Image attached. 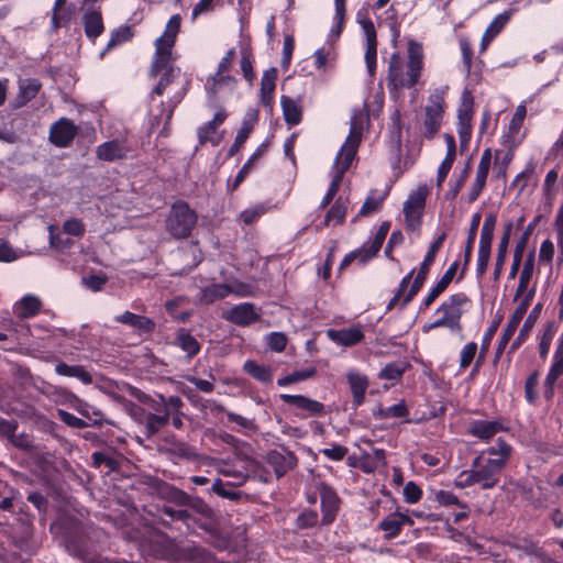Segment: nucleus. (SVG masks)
Here are the masks:
<instances>
[{
    "instance_id": "5701e85b",
    "label": "nucleus",
    "mask_w": 563,
    "mask_h": 563,
    "mask_svg": "<svg viewBox=\"0 0 563 563\" xmlns=\"http://www.w3.org/2000/svg\"><path fill=\"white\" fill-rule=\"evenodd\" d=\"M459 268V262H453L450 267L446 269V272L443 274V276L438 280V283L430 289L428 295L424 297V299L421 302L420 310L428 309L435 299L442 295L446 288L452 283L456 272Z\"/></svg>"
},
{
    "instance_id": "79ce46f5",
    "label": "nucleus",
    "mask_w": 563,
    "mask_h": 563,
    "mask_svg": "<svg viewBox=\"0 0 563 563\" xmlns=\"http://www.w3.org/2000/svg\"><path fill=\"white\" fill-rule=\"evenodd\" d=\"M340 499L338 495H321L322 522L331 523L339 510Z\"/></svg>"
},
{
    "instance_id": "7c9ffc66",
    "label": "nucleus",
    "mask_w": 563,
    "mask_h": 563,
    "mask_svg": "<svg viewBox=\"0 0 563 563\" xmlns=\"http://www.w3.org/2000/svg\"><path fill=\"white\" fill-rule=\"evenodd\" d=\"M229 295V284H211L200 289L198 300L202 305H211Z\"/></svg>"
},
{
    "instance_id": "9d476101",
    "label": "nucleus",
    "mask_w": 563,
    "mask_h": 563,
    "mask_svg": "<svg viewBox=\"0 0 563 563\" xmlns=\"http://www.w3.org/2000/svg\"><path fill=\"white\" fill-rule=\"evenodd\" d=\"M474 99L467 89L462 92L461 103L457 109V134L460 137V142L462 146L468 144L472 135V119H473V110Z\"/></svg>"
},
{
    "instance_id": "6e6d98bb",
    "label": "nucleus",
    "mask_w": 563,
    "mask_h": 563,
    "mask_svg": "<svg viewBox=\"0 0 563 563\" xmlns=\"http://www.w3.org/2000/svg\"><path fill=\"white\" fill-rule=\"evenodd\" d=\"M496 223L497 214L494 212L488 213L482 225L479 242L493 243Z\"/></svg>"
},
{
    "instance_id": "864d4df0",
    "label": "nucleus",
    "mask_w": 563,
    "mask_h": 563,
    "mask_svg": "<svg viewBox=\"0 0 563 563\" xmlns=\"http://www.w3.org/2000/svg\"><path fill=\"white\" fill-rule=\"evenodd\" d=\"M93 464L107 472H111L118 468L119 463L114 456L108 452H95L92 453Z\"/></svg>"
},
{
    "instance_id": "680f3d73",
    "label": "nucleus",
    "mask_w": 563,
    "mask_h": 563,
    "mask_svg": "<svg viewBox=\"0 0 563 563\" xmlns=\"http://www.w3.org/2000/svg\"><path fill=\"white\" fill-rule=\"evenodd\" d=\"M534 295H536V287H532V288H530L529 291H527V294L521 296L522 299L514 313L512 320L509 322L510 324L516 323V325H517L519 323L521 318L527 312V309L529 308Z\"/></svg>"
},
{
    "instance_id": "f03ea898",
    "label": "nucleus",
    "mask_w": 563,
    "mask_h": 563,
    "mask_svg": "<svg viewBox=\"0 0 563 563\" xmlns=\"http://www.w3.org/2000/svg\"><path fill=\"white\" fill-rule=\"evenodd\" d=\"M361 139H362V125L357 124L356 117L354 115L351 119V126H350L349 135L335 157V161L333 164V169L335 170V174H334L333 179L328 188L327 194L324 195L323 199L321 200V203H320L321 209L329 206V203L331 202V200L338 192L340 183L342 180V176L350 168V166L356 155L357 148L360 146Z\"/></svg>"
},
{
    "instance_id": "bb28decb",
    "label": "nucleus",
    "mask_w": 563,
    "mask_h": 563,
    "mask_svg": "<svg viewBox=\"0 0 563 563\" xmlns=\"http://www.w3.org/2000/svg\"><path fill=\"white\" fill-rule=\"evenodd\" d=\"M347 383L353 396V404L361 406L365 399V393L368 387V379L365 375L356 371H351L346 375Z\"/></svg>"
},
{
    "instance_id": "b1692460",
    "label": "nucleus",
    "mask_w": 563,
    "mask_h": 563,
    "mask_svg": "<svg viewBox=\"0 0 563 563\" xmlns=\"http://www.w3.org/2000/svg\"><path fill=\"white\" fill-rule=\"evenodd\" d=\"M512 229H514L512 222L509 221V222L505 223L504 231H503V234H501L499 243H498L497 254H496L495 264H494L493 279L495 282H497L501 276L504 265H505L506 258H507V250H508V245L510 242Z\"/></svg>"
},
{
    "instance_id": "58836bf2",
    "label": "nucleus",
    "mask_w": 563,
    "mask_h": 563,
    "mask_svg": "<svg viewBox=\"0 0 563 563\" xmlns=\"http://www.w3.org/2000/svg\"><path fill=\"white\" fill-rule=\"evenodd\" d=\"M42 85L36 78L22 79L19 82L18 100L20 104H25L36 97Z\"/></svg>"
},
{
    "instance_id": "39448f33",
    "label": "nucleus",
    "mask_w": 563,
    "mask_h": 563,
    "mask_svg": "<svg viewBox=\"0 0 563 563\" xmlns=\"http://www.w3.org/2000/svg\"><path fill=\"white\" fill-rule=\"evenodd\" d=\"M448 89V86L439 87L428 98L422 123V134L426 139H432L441 128L445 106L444 96Z\"/></svg>"
},
{
    "instance_id": "e2e57ef3",
    "label": "nucleus",
    "mask_w": 563,
    "mask_h": 563,
    "mask_svg": "<svg viewBox=\"0 0 563 563\" xmlns=\"http://www.w3.org/2000/svg\"><path fill=\"white\" fill-rule=\"evenodd\" d=\"M179 68L168 67L167 70L164 71L159 81L155 86L153 93L157 96H162L166 89V87L175 79V77L179 74Z\"/></svg>"
},
{
    "instance_id": "0eeeda50",
    "label": "nucleus",
    "mask_w": 563,
    "mask_h": 563,
    "mask_svg": "<svg viewBox=\"0 0 563 563\" xmlns=\"http://www.w3.org/2000/svg\"><path fill=\"white\" fill-rule=\"evenodd\" d=\"M427 196V187L420 186L417 190L410 192L404 202L402 211L408 230L416 231L420 228Z\"/></svg>"
},
{
    "instance_id": "3c124183",
    "label": "nucleus",
    "mask_w": 563,
    "mask_h": 563,
    "mask_svg": "<svg viewBox=\"0 0 563 563\" xmlns=\"http://www.w3.org/2000/svg\"><path fill=\"white\" fill-rule=\"evenodd\" d=\"M408 415V408L404 400L386 408H379L376 418L389 419V418H404Z\"/></svg>"
},
{
    "instance_id": "4d7b16f0",
    "label": "nucleus",
    "mask_w": 563,
    "mask_h": 563,
    "mask_svg": "<svg viewBox=\"0 0 563 563\" xmlns=\"http://www.w3.org/2000/svg\"><path fill=\"white\" fill-rule=\"evenodd\" d=\"M316 373H317V371L314 367H308L302 371H295L291 374H289L283 378H279L277 380V384L279 386H287L292 383H297V382H301V380L311 378L316 375Z\"/></svg>"
},
{
    "instance_id": "4c0bfd02",
    "label": "nucleus",
    "mask_w": 563,
    "mask_h": 563,
    "mask_svg": "<svg viewBox=\"0 0 563 563\" xmlns=\"http://www.w3.org/2000/svg\"><path fill=\"white\" fill-rule=\"evenodd\" d=\"M481 219H482V216L479 212H475L471 218L468 234H467V239L465 242V249H464V264H463L462 274L464 273L465 268L470 264L475 238H476L477 230H478V227L481 223Z\"/></svg>"
},
{
    "instance_id": "f704fd0d",
    "label": "nucleus",
    "mask_w": 563,
    "mask_h": 563,
    "mask_svg": "<svg viewBox=\"0 0 563 563\" xmlns=\"http://www.w3.org/2000/svg\"><path fill=\"white\" fill-rule=\"evenodd\" d=\"M389 229L390 223L388 221L383 222L379 225L374 239L363 244V252H367V255H365L364 258H373L377 255L388 234Z\"/></svg>"
},
{
    "instance_id": "774afa93",
    "label": "nucleus",
    "mask_w": 563,
    "mask_h": 563,
    "mask_svg": "<svg viewBox=\"0 0 563 563\" xmlns=\"http://www.w3.org/2000/svg\"><path fill=\"white\" fill-rule=\"evenodd\" d=\"M266 342L272 351L283 352L287 345V336L283 332H272L267 335Z\"/></svg>"
},
{
    "instance_id": "473e14b6",
    "label": "nucleus",
    "mask_w": 563,
    "mask_h": 563,
    "mask_svg": "<svg viewBox=\"0 0 563 563\" xmlns=\"http://www.w3.org/2000/svg\"><path fill=\"white\" fill-rule=\"evenodd\" d=\"M534 272V252H530L523 263L522 269L519 274V282L515 294V299L520 298L529 291V283Z\"/></svg>"
},
{
    "instance_id": "7ed1b4c3",
    "label": "nucleus",
    "mask_w": 563,
    "mask_h": 563,
    "mask_svg": "<svg viewBox=\"0 0 563 563\" xmlns=\"http://www.w3.org/2000/svg\"><path fill=\"white\" fill-rule=\"evenodd\" d=\"M181 18L179 14L170 16L166 23L164 33L155 41V55L151 67L153 76L158 75L161 71L167 70L173 60V47L176 42L177 34L179 33Z\"/></svg>"
},
{
    "instance_id": "69168bd1",
    "label": "nucleus",
    "mask_w": 563,
    "mask_h": 563,
    "mask_svg": "<svg viewBox=\"0 0 563 563\" xmlns=\"http://www.w3.org/2000/svg\"><path fill=\"white\" fill-rule=\"evenodd\" d=\"M405 372V368L398 363H389L387 364L379 373L380 379L386 380H397L399 379Z\"/></svg>"
},
{
    "instance_id": "ddd939ff",
    "label": "nucleus",
    "mask_w": 563,
    "mask_h": 563,
    "mask_svg": "<svg viewBox=\"0 0 563 563\" xmlns=\"http://www.w3.org/2000/svg\"><path fill=\"white\" fill-rule=\"evenodd\" d=\"M468 301L467 296L464 292L453 294L448 297L437 308L435 313L441 314L445 318L455 330L462 331L461 318L463 314L462 306Z\"/></svg>"
},
{
    "instance_id": "c9c22d12",
    "label": "nucleus",
    "mask_w": 563,
    "mask_h": 563,
    "mask_svg": "<svg viewBox=\"0 0 563 563\" xmlns=\"http://www.w3.org/2000/svg\"><path fill=\"white\" fill-rule=\"evenodd\" d=\"M55 372L60 376L75 377L81 383L89 385L92 383L91 375L80 365H68L66 363H58Z\"/></svg>"
},
{
    "instance_id": "f8f14e48",
    "label": "nucleus",
    "mask_w": 563,
    "mask_h": 563,
    "mask_svg": "<svg viewBox=\"0 0 563 563\" xmlns=\"http://www.w3.org/2000/svg\"><path fill=\"white\" fill-rule=\"evenodd\" d=\"M190 510L201 515L205 519H211L213 516L212 509L199 498L192 500L186 508H184L183 505H177L176 507L164 506L162 508V512L167 515L170 519L181 520L187 526L190 525V521H196Z\"/></svg>"
},
{
    "instance_id": "c03bdc74",
    "label": "nucleus",
    "mask_w": 563,
    "mask_h": 563,
    "mask_svg": "<svg viewBox=\"0 0 563 563\" xmlns=\"http://www.w3.org/2000/svg\"><path fill=\"white\" fill-rule=\"evenodd\" d=\"M234 84V78L227 73L216 71L214 75L210 76L206 82V90L208 93L216 96L222 87Z\"/></svg>"
},
{
    "instance_id": "4be33fe9",
    "label": "nucleus",
    "mask_w": 563,
    "mask_h": 563,
    "mask_svg": "<svg viewBox=\"0 0 563 563\" xmlns=\"http://www.w3.org/2000/svg\"><path fill=\"white\" fill-rule=\"evenodd\" d=\"M130 148L123 140H112L97 146L96 155L99 159L114 162L128 156Z\"/></svg>"
},
{
    "instance_id": "a18cd8bd",
    "label": "nucleus",
    "mask_w": 563,
    "mask_h": 563,
    "mask_svg": "<svg viewBox=\"0 0 563 563\" xmlns=\"http://www.w3.org/2000/svg\"><path fill=\"white\" fill-rule=\"evenodd\" d=\"M490 252H492V243H485V242L478 243L476 268H475V274H476L477 279H481L487 271L489 258H490Z\"/></svg>"
},
{
    "instance_id": "8fccbe9b",
    "label": "nucleus",
    "mask_w": 563,
    "mask_h": 563,
    "mask_svg": "<svg viewBox=\"0 0 563 563\" xmlns=\"http://www.w3.org/2000/svg\"><path fill=\"white\" fill-rule=\"evenodd\" d=\"M269 207H267L265 203H256L245 210H243L240 213V220L246 224L250 225L257 221L263 214H265L268 211Z\"/></svg>"
},
{
    "instance_id": "37998d69",
    "label": "nucleus",
    "mask_w": 563,
    "mask_h": 563,
    "mask_svg": "<svg viewBox=\"0 0 563 563\" xmlns=\"http://www.w3.org/2000/svg\"><path fill=\"white\" fill-rule=\"evenodd\" d=\"M133 37V31L132 27L129 25H121L114 30L111 31L110 40L104 48L103 52H101V57L104 56V54L112 48H114L118 45H121L123 43L129 42Z\"/></svg>"
},
{
    "instance_id": "de8ad7c7",
    "label": "nucleus",
    "mask_w": 563,
    "mask_h": 563,
    "mask_svg": "<svg viewBox=\"0 0 563 563\" xmlns=\"http://www.w3.org/2000/svg\"><path fill=\"white\" fill-rule=\"evenodd\" d=\"M217 126L210 122L205 123L197 130V136L200 145L211 143L212 146H218L222 141V135H217Z\"/></svg>"
},
{
    "instance_id": "ea45409f",
    "label": "nucleus",
    "mask_w": 563,
    "mask_h": 563,
    "mask_svg": "<svg viewBox=\"0 0 563 563\" xmlns=\"http://www.w3.org/2000/svg\"><path fill=\"white\" fill-rule=\"evenodd\" d=\"M387 195V191L379 194L376 189H372L368 196L366 197L357 216L364 217L378 211L382 208Z\"/></svg>"
},
{
    "instance_id": "6ab92c4d",
    "label": "nucleus",
    "mask_w": 563,
    "mask_h": 563,
    "mask_svg": "<svg viewBox=\"0 0 563 563\" xmlns=\"http://www.w3.org/2000/svg\"><path fill=\"white\" fill-rule=\"evenodd\" d=\"M114 321L129 325L139 335L151 334L155 330V321L148 317L136 314L131 311H124L114 317Z\"/></svg>"
},
{
    "instance_id": "49530a36",
    "label": "nucleus",
    "mask_w": 563,
    "mask_h": 563,
    "mask_svg": "<svg viewBox=\"0 0 563 563\" xmlns=\"http://www.w3.org/2000/svg\"><path fill=\"white\" fill-rule=\"evenodd\" d=\"M228 422L234 424L231 427L234 431L256 432L257 428L254 419L243 417L233 411H225Z\"/></svg>"
},
{
    "instance_id": "72a5a7b5",
    "label": "nucleus",
    "mask_w": 563,
    "mask_h": 563,
    "mask_svg": "<svg viewBox=\"0 0 563 563\" xmlns=\"http://www.w3.org/2000/svg\"><path fill=\"white\" fill-rule=\"evenodd\" d=\"M280 104L285 121L290 125H297L301 121V107L298 100L282 96Z\"/></svg>"
},
{
    "instance_id": "bf43d9fd",
    "label": "nucleus",
    "mask_w": 563,
    "mask_h": 563,
    "mask_svg": "<svg viewBox=\"0 0 563 563\" xmlns=\"http://www.w3.org/2000/svg\"><path fill=\"white\" fill-rule=\"evenodd\" d=\"M244 369L255 379L261 382H269L272 379V374L269 369L266 367L256 364L253 361H246L244 364Z\"/></svg>"
},
{
    "instance_id": "f257e3e1",
    "label": "nucleus",
    "mask_w": 563,
    "mask_h": 563,
    "mask_svg": "<svg viewBox=\"0 0 563 563\" xmlns=\"http://www.w3.org/2000/svg\"><path fill=\"white\" fill-rule=\"evenodd\" d=\"M423 69L422 46L410 41L408 43V60L405 63L398 53H393L388 66V88L399 90L415 87Z\"/></svg>"
},
{
    "instance_id": "2eb2a0df",
    "label": "nucleus",
    "mask_w": 563,
    "mask_h": 563,
    "mask_svg": "<svg viewBox=\"0 0 563 563\" xmlns=\"http://www.w3.org/2000/svg\"><path fill=\"white\" fill-rule=\"evenodd\" d=\"M81 24L86 37L92 43L104 32V23L100 7H86L81 15Z\"/></svg>"
},
{
    "instance_id": "2f4dec72",
    "label": "nucleus",
    "mask_w": 563,
    "mask_h": 563,
    "mask_svg": "<svg viewBox=\"0 0 563 563\" xmlns=\"http://www.w3.org/2000/svg\"><path fill=\"white\" fill-rule=\"evenodd\" d=\"M247 117L249 118L243 121L242 126L238 131L235 140L228 152L229 156H233L240 151V148L244 145V143L249 139V136L254 128V124L257 121V113L255 111L252 113H249Z\"/></svg>"
},
{
    "instance_id": "20e7f679",
    "label": "nucleus",
    "mask_w": 563,
    "mask_h": 563,
    "mask_svg": "<svg viewBox=\"0 0 563 563\" xmlns=\"http://www.w3.org/2000/svg\"><path fill=\"white\" fill-rule=\"evenodd\" d=\"M197 213L187 202L178 200L173 203L166 220V230L175 239H186L197 223Z\"/></svg>"
},
{
    "instance_id": "423d86ee",
    "label": "nucleus",
    "mask_w": 563,
    "mask_h": 563,
    "mask_svg": "<svg viewBox=\"0 0 563 563\" xmlns=\"http://www.w3.org/2000/svg\"><path fill=\"white\" fill-rule=\"evenodd\" d=\"M473 467L474 470L463 472L460 475L456 482L457 486L465 487L477 485L479 489H490L498 482L497 476L484 465L483 454L474 460Z\"/></svg>"
},
{
    "instance_id": "4468645a",
    "label": "nucleus",
    "mask_w": 563,
    "mask_h": 563,
    "mask_svg": "<svg viewBox=\"0 0 563 563\" xmlns=\"http://www.w3.org/2000/svg\"><path fill=\"white\" fill-rule=\"evenodd\" d=\"M65 547L69 554L85 563H115L91 552L90 545L84 534L67 536Z\"/></svg>"
},
{
    "instance_id": "1a4fd4ad",
    "label": "nucleus",
    "mask_w": 563,
    "mask_h": 563,
    "mask_svg": "<svg viewBox=\"0 0 563 563\" xmlns=\"http://www.w3.org/2000/svg\"><path fill=\"white\" fill-rule=\"evenodd\" d=\"M139 399L147 404L154 411L167 410L168 420L172 418L173 426L176 429L183 428V413L180 411L183 400L178 396L164 397L163 395H158L157 398L145 396Z\"/></svg>"
},
{
    "instance_id": "338daca9",
    "label": "nucleus",
    "mask_w": 563,
    "mask_h": 563,
    "mask_svg": "<svg viewBox=\"0 0 563 563\" xmlns=\"http://www.w3.org/2000/svg\"><path fill=\"white\" fill-rule=\"evenodd\" d=\"M57 416L66 426L71 428L84 429L89 426L84 419L63 409H58Z\"/></svg>"
},
{
    "instance_id": "0e129e2a",
    "label": "nucleus",
    "mask_w": 563,
    "mask_h": 563,
    "mask_svg": "<svg viewBox=\"0 0 563 563\" xmlns=\"http://www.w3.org/2000/svg\"><path fill=\"white\" fill-rule=\"evenodd\" d=\"M401 526L402 522L395 517H388L379 523V528L386 532L388 539L396 538L401 530Z\"/></svg>"
},
{
    "instance_id": "c756f323",
    "label": "nucleus",
    "mask_w": 563,
    "mask_h": 563,
    "mask_svg": "<svg viewBox=\"0 0 563 563\" xmlns=\"http://www.w3.org/2000/svg\"><path fill=\"white\" fill-rule=\"evenodd\" d=\"M277 70L271 68L266 70L261 80V102L266 108H272L274 102V91L276 87Z\"/></svg>"
},
{
    "instance_id": "a878e982",
    "label": "nucleus",
    "mask_w": 563,
    "mask_h": 563,
    "mask_svg": "<svg viewBox=\"0 0 563 563\" xmlns=\"http://www.w3.org/2000/svg\"><path fill=\"white\" fill-rule=\"evenodd\" d=\"M327 335L332 342L343 346L355 345L364 338V333L361 327H352L349 329L340 330L330 329L327 331Z\"/></svg>"
},
{
    "instance_id": "09e8293b",
    "label": "nucleus",
    "mask_w": 563,
    "mask_h": 563,
    "mask_svg": "<svg viewBox=\"0 0 563 563\" xmlns=\"http://www.w3.org/2000/svg\"><path fill=\"white\" fill-rule=\"evenodd\" d=\"M346 203L338 199L327 212L324 224L329 225L331 222L334 224L343 223L346 217Z\"/></svg>"
},
{
    "instance_id": "aec40b11",
    "label": "nucleus",
    "mask_w": 563,
    "mask_h": 563,
    "mask_svg": "<svg viewBox=\"0 0 563 563\" xmlns=\"http://www.w3.org/2000/svg\"><path fill=\"white\" fill-rule=\"evenodd\" d=\"M177 563H213L212 554L202 547L186 544L175 550Z\"/></svg>"
},
{
    "instance_id": "cd10ccee",
    "label": "nucleus",
    "mask_w": 563,
    "mask_h": 563,
    "mask_svg": "<svg viewBox=\"0 0 563 563\" xmlns=\"http://www.w3.org/2000/svg\"><path fill=\"white\" fill-rule=\"evenodd\" d=\"M42 302L34 295H25L13 306V312L20 319H29L38 313Z\"/></svg>"
},
{
    "instance_id": "e433bc0d",
    "label": "nucleus",
    "mask_w": 563,
    "mask_h": 563,
    "mask_svg": "<svg viewBox=\"0 0 563 563\" xmlns=\"http://www.w3.org/2000/svg\"><path fill=\"white\" fill-rule=\"evenodd\" d=\"M563 375V332L561 333L558 345L553 354L552 364L548 372V383H556L560 376Z\"/></svg>"
},
{
    "instance_id": "a211bd4d",
    "label": "nucleus",
    "mask_w": 563,
    "mask_h": 563,
    "mask_svg": "<svg viewBox=\"0 0 563 563\" xmlns=\"http://www.w3.org/2000/svg\"><path fill=\"white\" fill-rule=\"evenodd\" d=\"M77 126L69 119L62 118L49 129V141L58 146H68L77 134Z\"/></svg>"
},
{
    "instance_id": "f3484780",
    "label": "nucleus",
    "mask_w": 563,
    "mask_h": 563,
    "mask_svg": "<svg viewBox=\"0 0 563 563\" xmlns=\"http://www.w3.org/2000/svg\"><path fill=\"white\" fill-rule=\"evenodd\" d=\"M511 451V446L503 438H498L495 445L489 446L482 453L483 455L485 453L498 454V457H489L487 460L484 459V465L488 467V471L498 476L501 470L506 466Z\"/></svg>"
},
{
    "instance_id": "603ef678",
    "label": "nucleus",
    "mask_w": 563,
    "mask_h": 563,
    "mask_svg": "<svg viewBox=\"0 0 563 563\" xmlns=\"http://www.w3.org/2000/svg\"><path fill=\"white\" fill-rule=\"evenodd\" d=\"M511 15H512V10H507V11L499 13L490 22V24L487 26L485 32L487 34H489V36H493L495 38L504 30V27L507 25V23L510 21Z\"/></svg>"
},
{
    "instance_id": "412c9836",
    "label": "nucleus",
    "mask_w": 563,
    "mask_h": 563,
    "mask_svg": "<svg viewBox=\"0 0 563 563\" xmlns=\"http://www.w3.org/2000/svg\"><path fill=\"white\" fill-rule=\"evenodd\" d=\"M505 427L500 420H472L467 426V433L484 441L490 440L498 432L504 431Z\"/></svg>"
},
{
    "instance_id": "5fc2aeb1",
    "label": "nucleus",
    "mask_w": 563,
    "mask_h": 563,
    "mask_svg": "<svg viewBox=\"0 0 563 563\" xmlns=\"http://www.w3.org/2000/svg\"><path fill=\"white\" fill-rule=\"evenodd\" d=\"M487 177H488V174L476 170L475 179L470 188V191H468L467 198H466V201L468 203H473L474 201H476L478 199V197L481 196L482 191L484 190V188L486 186Z\"/></svg>"
},
{
    "instance_id": "9b49d317",
    "label": "nucleus",
    "mask_w": 563,
    "mask_h": 563,
    "mask_svg": "<svg viewBox=\"0 0 563 563\" xmlns=\"http://www.w3.org/2000/svg\"><path fill=\"white\" fill-rule=\"evenodd\" d=\"M356 18L366 37L365 63L369 76L373 77L376 71L377 58L376 30L373 21L365 13L358 11Z\"/></svg>"
},
{
    "instance_id": "dca6fc26",
    "label": "nucleus",
    "mask_w": 563,
    "mask_h": 563,
    "mask_svg": "<svg viewBox=\"0 0 563 563\" xmlns=\"http://www.w3.org/2000/svg\"><path fill=\"white\" fill-rule=\"evenodd\" d=\"M223 317L225 320L240 327L250 325L261 319L255 305L251 302H242L232 307L224 312Z\"/></svg>"
},
{
    "instance_id": "6e6552de",
    "label": "nucleus",
    "mask_w": 563,
    "mask_h": 563,
    "mask_svg": "<svg viewBox=\"0 0 563 563\" xmlns=\"http://www.w3.org/2000/svg\"><path fill=\"white\" fill-rule=\"evenodd\" d=\"M279 398L284 404L294 408V415L300 419L310 417H322L325 413V406L305 395L282 394Z\"/></svg>"
},
{
    "instance_id": "a19ab883",
    "label": "nucleus",
    "mask_w": 563,
    "mask_h": 563,
    "mask_svg": "<svg viewBox=\"0 0 563 563\" xmlns=\"http://www.w3.org/2000/svg\"><path fill=\"white\" fill-rule=\"evenodd\" d=\"M168 424L167 410L156 411L155 413H147L145 417V429L147 437H153L163 428Z\"/></svg>"
},
{
    "instance_id": "393cba45",
    "label": "nucleus",
    "mask_w": 563,
    "mask_h": 563,
    "mask_svg": "<svg viewBox=\"0 0 563 563\" xmlns=\"http://www.w3.org/2000/svg\"><path fill=\"white\" fill-rule=\"evenodd\" d=\"M267 463L273 466L276 477L279 478L296 465L297 457L289 451L274 450L267 454Z\"/></svg>"
},
{
    "instance_id": "c85d7f7f",
    "label": "nucleus",
    "mask_w": 563,
    "mask_h": 563,
    "mask_svg": "<svg viewBox=\"0 0 563 563\" xmlns=\"http://www.w3.org/2000/svg\"><path fill=\"white\" fill-rule=\"evenodd\" d=\"M173 344L184 351L189 360L200 351L199 342L185 328L176 331Z\"/></svg>"
},
{
    "instance_id": "052dcab7",
    "label": "nucleus",
    "mask_w": 563,
    "mask_h": 563,
    "mask_svg": "<svg viewBox=\"0 0 563 563\" xmlns=\"http://www.w3.org/2000/svg\"><path fill=\"white\" fill-rule=\"evenodd\" d=\"M478 346L475 342H468L460 352V371L466 369L474 361Z\"/></svg>"
},
{
    "instance_id": "13d9d810",
    "label": "nucleus",
    "mask_w": 563,
    "mask_h": 563,
    "mask_svg": "<svg viewBox=\"0 0 563 563\" xmlns=\"http://www.w3.org/2000/svg\"><path fill=\"white\" fill-rule=\"evenodd\" d=\"M415 274V269H411L399 283L398 289L394 297L389 300L387 305V309L391 310L393 308L397 307L398 305L401 307V300L404 296L406 295L405 291L408 288L412 277Z\"/></svg>"
}]
</instances>
